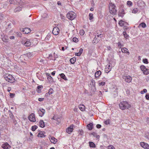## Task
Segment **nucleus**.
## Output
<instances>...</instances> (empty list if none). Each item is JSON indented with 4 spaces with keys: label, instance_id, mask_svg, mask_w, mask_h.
<instances>
[{
    "label": "nucleus",
    "instance_id": "nucleus-55",
    "mask_svg": "<svg viewBox=\"0 0 149 149\" xmlns=\"http://www.w3.org/2000/svg\"><path fill=\"white\" fill-rule=\"evenodd\" d=\"M12 119V120L13 121V123L15 125L17 123V121H16V120H15L14 118H13V119Z\"/></svg>",
    "mask_w": 149,
    "mask_h": 149
},
{
    "label": "nucleus",
    "instance_id": "nucleus-20",
    "mask_svg": "<svg viewBox=\"0 0 149 149\" xmlns=\"http://www.w3.org/2000/svg\"><path fill=\"white\" fill-rule=\"evenodd\" d=\"M87 127L89 130H91L93 128V123H90L87 125Z\"/></svg>",
    "mask_w": 149,
    "mask_h": 149
},
{
    "label": "nucleus",
    "instance_id": "nucleus-3",
    "mask_svg": "<svg viewBox=\"0 0 149 149\" xmlns=\"http://www.w3.org/2000/svg\"><path fill=\"white\" fill-rule=\"evenodd\" d=\"M32 39H29L26 38H23L21 41L22 44L26 46L29 47L31 44Z\"/></svg>",
    "mask_w": 149,
    "mask_h": 149
},
{
    "label": "nucleus",
    "instance_id": "nucleus-27",
    "mask_svg": "<svg viewBox=\"0 0 149 149\" xmlns=\"http://www.w3.org/2000/svg\"><path fill=\"white\" fill-rule=\"evenodd\" d=\"M39 123L41 127H45L44 123L42 120H41Z\"/></svg>",
    "mask_w": 149,
    "mask_h": 149
},
{
    "label": "nucleus",
    "instance_id": "nucleus-49",
    "mask_svg": "<svg viewBox=\"0 0 149 149\" xmlns=\"http://www.w3.org/2000/svg\"><path fill=\"white\" fill-rule=\"evenodd\" d=\"M11 77H13L11 75L8 74V75H5L4 78L6 79V77H7L8 79L11 78Z\"/></svg>",
    "mask_w": 149,
    "mask_h": 149
},
{
    "label": "nucleus",
    "instance_id": "nucleus-54",
    "mask_svg": "<svg viewBox=\"0 0 149 149\" xmlns=\"http://www.w3.org/2000/svg\"><path fill=\"white\" fill-rule=\"evenodd\" d=\"M127 25H124L123 27V29L125 30H127L128 28V27L127 26Z\"/></svg>",
    "mask_w": 149,
    "mask_h": 149
},
{
    "label": "nucleus",
    "instance_id": "nucleus-31",
    "mask_svg": "<svg viewBox=\"0 0 149 149\" xmlns=\"http://www.w3.org/2000/svg\"><path fill=\"white\" fill-rule=\"evenodd\" d=\"M8 113L9 114L10 118L11 119H13V118H14V116L13 113H12L11 111L10 110H8Z\"/></svg>",
    "mask_w": 149,
    "mask_h": 149
},
{
    "label": "nucleus",
    "instance_id": "nucleus-6",
    "mask_svg": "<svg viewBox=\"0 0 149 149\" xmlns=\"http://www.w3.org/2000/svg\"><path fill=\"white\" fill-rule=\"evenodd\" d=\"M123 78L126 82L128 83L130 82L132 80V77L129 75H124Z\"/></svg>",
    "mask_w": 149,
    "mask_h": 149
},
{
    "label": "nucleus",
    "instance_id": "nucleus-33",
    "mask_svg": "<svg viewBox=\"0 0 149 149\" xmlns=\"http://www.w3.org/2000/svg\"><path fill=\"white\" fill-rule=\"evenodd\" d=\"M61 77L65 80H67L65 75L63 73H61L60 74Z\"/></svg>",
    "mask_w": 149,
    "mask_h": 149
},
{
    "label": "nucleus",
    "instance_id": "nucleus-62",
    "mask_svg": "<svg viewBox=\"0 0 149 149\" xmlns=\"http://www.w3.org/2000/svg\"><path fill=\"white\" fill-rule=\"evenodd\" d=\"M118 47H119L121 48L122 47V45L121 44V43L120 42H118Z\"/></svg>",
    "mask_w": 149,
    "mask_h": 149
},
{
    "label": "nucleus",
    "instance_id": "nucleus-23",
    "mask_svg": "<svg viewBox=\"0 0 149 149\" xmlns=\"http://www.w3.org/2000/svg\"><path fill=\"white\" fill-rule=\"evenodd\" d=\"M111 66L110 65H109L107 68H105V71L106 73H108L111 70Z\"/></svg>",
    "mask_w": 149,
    "mask_h": 149
},
{
    "label": "nucleus",
    "instance_id": "nucleus-5",
    "mask_svg": "<svg viewBox=\"0 0 149 149\" xmlns=\"http://www.w3.org/2000/svg\"><path fill=\"white\" fill-rule=\"evenodd\" d=\"M10 2L11 4H18L21 6L23 4V2L21 0H10Z\"/></svg>",
    "mask_w": 149,
    "mask_h": 149
},
{
    "label": "nucleus",
    "instance_id": "nucleus-19",
    "mask_svg": "<svg viewBox=\"0 0 149 149\" xmlns=\"http://www.w3.org/2000/svg\"><path fill=\"white\" fill-rule=\"evenodd\" d=\"M9 146H10V145L8 143H6L2 145L1 147L4 149H8Z\"/></svg>",
    "mask_w": 149,
    "mask_h": 149
},
{
    "label": "nucleus",
    "instance_id": "nucleus-40",
    "mask_svg": "<svg viewBox=\"0 0 149 149\" xmlns=\"http://www.w3.org/2000/svg\"><path fill=\"white\" fill-rule=\"evenodd\" d=\"M51 37V35L50 34H48L46 37L45 40L46 41L49 40V39Z\"/></svg>",
    "mask_w": 149,
    "mask_h": 149
},
{
    "label": "nucleus",
    "instance_id": "nucleus-13",
    "mask_svg": "<svg viewBox=\"0 0 149 149\" xmlns=\"http://www.w3.org/2000/svg\"><path fill=\"white\" fill-rule=\"evenodd\" d=\"M73 125H71L70 127H68L67 129H66V132L68 134H70L73 131Z\"/></svg>",
    "mask_w": 149,
    "mask_h": 149
},
{
    "label": "nucleus",
    "instance_id": "nucleus-16",
    "mask_svg": "<svg viewBox=\"0 0 149 149\" xmlns=\"http://www.w3.org/2000/svg\"><path fill=\"white\" fill-rule=\"evenodd\" d=\"M125 14L124 10L123 9H120L118 15L119 17H122L123 16H124Z\"/></svg>",
    "mask_w": 149,
    "mask_h": 149
},
{
    "label": "nucleus",
    "instance_id": "nucleus-50",
    "mask_svg": "<svg viewBox=\"0 0 149 149\" xmlns=\"http://www.w3.org/2000/svg\"><path fill=\"white\" fill-rule=\"evenodd\" d=\"M73 42H77L78 41V39L77 38H73Z\"/></svg>",
    "mask_w": 149,
    "mask_h": 149
},
{
    "label": "nucleus",
    "instance_id": "nucleus-12",
    "mask_svg": "<svg viewBox=\"0 0 149 149\" xmlns=\"http://www.w3.org/2000/svg\"><path fill=\"white\" fill-rule=\"evenodd\" d=\"M59 31V29L57 27H55L53 29L52 33L54 35H56L58 34Z\"/></svg>",
    "mask_w": 149,
    "mask_h": 149
},
{
    "label": "nucleus",
    "instance_id": "nucleus-4",
    "mask_svg": "<svg viewBox=\"0 0 149 149\" xmlns=\"http://www.w3.org/2000/svg\"><path fill=\"white\" fill-rule=\"evenodd\" d=\"M76 14L73 12H70L67 14V17L69 19L72 20L75 17Z\"/></svg>",
    "mask_w": 149,
    "mask_h": 149
},
{
    "label": "nucleus",
    "instance_id": "nucleus-26",
    "mask_svg": "<svg viewBox=\"0 0 149 149\" xmlns=\"http://www.w3.org/2000/svg\"><path fill=\"white\" fill-rule=\"evenodd\" d=\"M8 36H5L2 38V40L3 42H8Z\"/></svg>",
    "mask_w": 149,
    "mask_h": 149
},
{
    "label": "nucleus",
    "instance_id": "nucleus-22",
    "mask_svg": "<svg viewBox=\"0 0 149 149\" xmlns=\"http://www.w3.org/2000/svg\"><path fill=\"white\" fill-rule=\"evenodd\" d=\"M101 72L100 70L97 71L95 74V78H97L100 76L101 74Z\"/></svg>",
    "mask_w": 149,
    "mask_h": 149
},
{
    "label": "nucleus",
    "instance_id": "nucleus-1",
    "mask_svg": "<svg viewBox=\"0 0 149 149\" xmlns=\"http://www.w3.org/2000/svg\"><path fill=\"white\" fill-rule=\"evenodd\" d=\"M120 108L122 110L128 109L130 105L126 101H122L119 104Z\"/></svg>",
    "mask_w": 149,
    "mask_h": 149
},
{
    "label": "nucleus",
    "instance_id": "nucleus-37",
    "mask_svg": "<svg viewBox=\"0 0 149 149\" xmlns=\"http://www.w3.org/2000/svg\"><path fill=\"white\" fill-rule=\"evenodd\" d=\"M140 68L141 70H142L143 72L146 70V67L143 65H142L140 67Z\"/></svg>",
    "mask_w": 149,
    "mask_h": 149
},
{
    "label": "nucleus",
    "instance_id": "nucleus-56",
    "mask_svg": "<svg viewBox=\"0 0 149 149\" xmlns=\"http://www.w3.org/2000/svg\"><path fill=\"white\" fill-rule=\"evenodd\" d=\"M17 34L18 36H19V37L22 36V34L20 32H18L17 33Z\"/></svg>",
    "mask_w": 149,
    "mask_h": 149
},
{
    "label": "nucleus",
    "instance_id": "nucleus-61",
    "mask_svg": "<svg viewBox=\"0 0 149 149\" xmlns=\"http://www.w3.org/2000/svg\"><path fill=\"white\" fill-rule=\"evenodd\" d=\"M101 127V125L100 124H97L96 125V127L97 128H100Z\"/></svg>",
    "mask_w": 149,
    "mask_h": 149
},
{
    "label": "nucleus",
    "instance_id": "nucleus-58",
    "mask_svg": "<svg viewBox=\"0 0 149 149\" xmlns=\"http://www.w3.org/2000/svg\"><path fill=\"white\" fill-rule=\"evenodd\" d=\"M146 137L149 140V133H146Z\"/></svg>",
    "mask_w": 149,
    "mask_h": 149
},
{
    "label": "nucleus",
    "instance_id": "nucleus-25",
    "mask_svg": "<svg viewBox=\"0 0 149 149\" xmlns=\"http://www.w3.org/2000/svg\"><path fill=\"white\" fill-rule=\"evenodd\" d=\"M141 26L143 28H145L146 27V25L145 23L142 22L140 23L138 26L139 28H140Z\"/></svg>",
    "mask_w": 149,
    "mask_h": 149
},
{
    "label": "nucleus",
    "instance_id": "nucleus-43",
    "mask_svg": "<svg viewBox=\"0 0 149 149\" xmlns=\"http://www.w3.org/2000/svg\"><path fill=\"white\" fill-rule=\"evenodd\" d=\"M138 11V9L137 8H134L133 9L132 11L133 13H137Z\"/></svg>",
    "mask_w": 149,
    "mask_h": 149
},
{
    "label": "nucleus",
    "instance_id": "nucleus-30",
    "mask_svg": "<svg viewBox=\"0 0 149 149\" xmlns=\"http://www.w3.org/2000/svg\"><path fill=\"white\" fill-rule=\"evenodd\" d=\"M79 108L81 111H83L84 110L85 107L84 105L81 104L79 105Z\"/></svg>",
    "mask_w": 149,
    "mask_h": 149
},
{
    "label": "nucleus",
    "instance_id": "nucleus-17",
    "mask_svg": "<svg viewBox=\"0 0 149 149\" xmlns=\"http://www.w3.org/2000/svg\"><path fill=\"white\" fill-rule=\"evenodd\" d=\"M5 79L6 81L10 83H13L15 81V79L14 77H11L9 79L7 77H6Z\"/></svg>",
    "mask_w": 149,
    "mask_h": 149
},
{
    "label": "nucleus",
    "instance_id": "nucleus-41",
    "mask_svg": "<svg viewBox=\"0 0 149 149\" xmlns=\"http://www.w3.org/2000/svg\"><path fill=\"white\" fill-rule=\"evenodd\" d=\"M38 137H45V136L44 135V134L43 133H39L38 135Z\"/></svg>",
    "mask_w": 149,
    "mask_h": 149
},
{
    "label": "nucleus",
    "instance_id": "nucleus-9",
    "mask_svg": "<svg viewBox=\"0 0 149 149\" xmlns=\"http://www.w3.org/2000/svg\"><path fill=\"white\" fill-rule=\"evenodd\" d=\"M28 119L32 122H35L36 121V118L34 114L32 113L28 117Z\"/></svg>",
    "mask_w": 149,
    "mask_h": 149
},
{
    "label": "nucleus",
    "instance_id": "nucleus-7",
    "mask_svg": "<svg viewBox=\"0 0 149 149\" xmlns=\"http://www.w3.org/2000/svg\"><path fill=\"white\" fill-rule=\"evenodd\" d=\"M21 31H22L23 33L24 34H27L30 32L31 30L30 28H25L20 29Z\"/></svg>",
    "mask_w": 149,
    "mask_h": 149
},
{
    "label": "nucleus",
    "instance_id": "nucleus-39",
    "mask_svg": "<svg viewBox=\"0 0 149 149\" xmlns=\"http://www.w3.org/2000/svg\"><path fill=\"white\" fill-rule=\"evenodd\" d=\"M93 14L91 13H90L89 15V19L90 20L92 19H93Z\"/></svg>",
    "mask_w": 149,
    "mask_h": 149
},
{
    "label": "nucleus",
    "instance_id": "nucleus-11",
    "mask_svg": "<svg viewBox=\"0 0 149 149\" xmlns=\"http://www.w3.org/2000/svg\"><path fill=\"white\" fill-rule=\"evenodd\" d=\"M140 145L142 147L144 148L149 149V145L146 143L144 142H141L140 143Z\"/></svg>",
    "mask_w": 149,
    "mask_h": 149
},
{
    "label": "nucleus",
    "instance_id": "nucleus-8",
    "mask_svg": "<svg viewBox=\"0 0 149 149\" xmlns=\"http://www.w3.org/2000/svg\"><path fill=\"white\" fill-rule=\"evenodd\" d=\"M104 32L102 31H97L96 33V36L97 38H102L104 37Z\"/></svg>",
    "mask_w": 149,
    "mask_h": 149
},
{
    "label": "nucleus",
    "instance_id": "nucleus-59",
    "mask_svg": "<svg viewBox=\"0 0 149 149\" xmlns=\"http://www.w3.org/2000/svg\"><path fill=\"white\" fill-rule=\"evenodd\" d=\"M44 100V98H38V101L40 102Z\"/></svg>",
    "mask_w": 149,
    "mask_h": 149
},
{
    "label": "nucleus",
    "instance_id": "nucleus-24",
    "mask_svg": "<svg viewBox=\"0 0 149 149\" xmlns=\"http://www.w3.org/2000/svg\"><path fill=\"white\" fill-rule=\"evenodd\" d=\"M76 60V58L74 57L70 59V61L71 64H74V63Z\"/></svg>",
    "mask_w": 149,
    "mask_h": 149
},
{
    "label": "nucleus",
    "instance_id": "nucleus-48",
    "mask_svg": "<svg viewBox=\"0 0 149 149\" xmlns=\"http://www.w3.org/2000/svg\"><path fill=\"white\" fill-rule=\"evenodd\" d=\"M147 92V90L146 89H144L143 91L141 92V94H143V93H146Z\"/></svg>",
    "mask_w": 149,
    "mask_h": 149
},
{
    "label": "nucleus",
    "instance_id": "nucleus-57",
    "mask_svg": "<svg viewBox=\"0 0 149 149\" xmlns=\"http://www.w3.org/2000/svg\"><path fill=\"white\" fill-rule=\"evenodd\" d=\"M83 51V49L82 48H80L79 50V52L80 54L81 55V54L82 53Z\"/></svg>",
    "mask_w": 149,
    "mask_h": 149
},
{
    "label": "nucleus",
    "instance_id": "nucleus-51",
    "mask_svg": "<svg viewBox=\"0 0 149 149\" xmlns=\"http://www.w3.org/2000/svg\"><path fill=\"white\" fill-rule=\"evenodd\" d=\"M15 95L14 93H10V96L11 98H13Z\"/></svg>",
    "mask_w": 149,
    "mask_h": 149
},
{
    "label": "nucleus",
    "instance_id": "nucleus-47",
    "mask_svg": "<svg viewBox=\"0 0 149 149\" xmlns=\"http://www.w3.org/2000/svg\"><path fill=\"white\" fill-rule=\"evenodd\" d=\"M50 95L52 94L53 93V90L52 88H50L49 90V91L48 92Z\"/></svg>",
    "mask_w": 149,
    "mask_h": 149
},
{
    "label": "nucleus",
    "instance_id": "nucleus-44",
    "mask_svg": "<svg viewBox=\"0 0 149 149\" xmlns=\"http://www.w3.org/2000/svg\"><path fill=\"white\" fill-rule=\"evenodd\" d=\"M104 123L106 125L109 124L110 123V121L109 119L107 120H106L104 122Z\"/></svg>",
    "mask_w": 149,
    "mask_h": 149
},
{
    "label": "nucleus",
    "instance_id": "nucleus-53",
    "mask_svg": "<svg viewBox=\"0 0 149 149\" xmlns=\"http://www.w3.org/2000/svg\"><path fill=\"white\" fill-rule=\"evenodd\" d=\"M105 82H104L102 81V82H101L100 83H99V85L100 86V85L103 86V85H105Z\"/></svg>",
    "mask_w": 149,
    "mask_h": 149
},
{
    "label": "nucleus",
    "instance_id": "nucleus-45",
    "mask_svg": "<svg viewBox=\"0 0 149 149\" xmlns=\"http://www.w3.org/2000/svg\"><path fill=\"white\" fill-rule=\"evenodd\" d=\"M84 33V31L83 30H81L79 32V34L81 36H83Z\"/></svg>",
    "mask_w": 149,
    "mask_h": 149
},
{
    "label": "nucleus",
    "instance_id": "nucleus-63",
    "mask_svg": "<svg viewBox=\"0 0 149 149\" xmlns=\"http://www.w3.org/2000/svg\"><path fill=\"white\" fill-rule=\"evenodd\" d=\"M75 55L76 56H80L81 55L79 52H78L75 53Z\"/></svg>",
    "mask_w": 149,
    "mask_h": 149
},
{
    "label": "nucleus",
    "instance_id": "nucleus-32",
    "mask_svg": "<svg viewBox=\"0 0 149 149\" xmlns=\"http://www.w3.org/2000/svg\"><path fill=\"white\" fill-rule=\"evenodd\" d=\"M89 146L91 147L95 148V144L93 142H89Z\"/></svg>",
    "mask_w": 149,
    "mask_h": 149
},
{
    "label": "nucleus",
    "instance_id": "nucleus-35",
    "mask_svg": "<svg viewBox=\"0 0 149 149\" xmlns=\"http://www.w3.org/2000/svg\"><path fill=\"white\" fill-rule=\"evenodd\" d=\"M143 72L144 74L146 75L148 74L149 73L148 69L146 68V70H145L144 71H143Z\"/></svg>",
    "mask_w": 149,
    "mask_h": 149
},
{
    "label": "nucleus",
    "instance_id": "nucleus-28",
    "mask_svg": "<svg viewBox=\"0 0 149 149\" xmlns=\"http://www.w3.org/2000/svg\"><path fill=\"white\" fill-rule=\"evenodd\" d=\"M123 35L125 38L126 39H127L129 37V36L127 34L126 31H125L123 32Z\"/></svg>",
    "mask_w": 149,
    "mask_h": 149
},
{
    "label": "nucleus",
    "instance_id": "nucleus-29",
    "mask_svg": "<svg viewBox=\"0 0 149 149\" xmlns=\"http://www.w3.org/2000/svg\"><path fill=\"white\" fill-rule=\"evenodd\" d=\"M22 10V8L20 7H18L15 8L14 10V11L15 12H19L20 11H21Z\"/></svg>",
    "mask_w": 149,
    "mask_h": 149
},
{
    "label": "nucleus",
    "instance_id": "nucleus-34",
    "mask_svg": "<svg viewBox=\"0 0 149 149\" xmlns=\"http://www.w3.org/2000/svg\"><path fill=\"white\" fill-rule=\"evenodd\" d=\"M42 88L43 87L42 86L40 85L38 86L37 87V88L38 89L37 91L38 92V93H40L41 91L40 90V89H42Z\"/></svg>",
    "mask_w": 149,
    "mask_h": 149
},
{
    "label": "nucleus",
    "instance_id": "nucleus-36",
    "mask_svg": "<svg viewBox=\"0 0 149 149\" xmlns=\"http://www.w3.org/2000/svg\"><path fill=\"white\" fill-rule=\"evenodd\" d=\"M47 79L50 83L52 82L53 81V78L52 77L50 76L49 77H47Z\"/></svg>",
    "mask_w": 149,
    "mask_h": 149
},
{
    "label": "nucleus",
    "instance_id": "nucleus-21",
    "mask_svg": "<svg viewBox=\"0 0 149 149\" xmlns=\"http://www.w3.org/2000/svg\"><path fill=\"white\" fill-rule=\"evenodd\" d=\"M121 51L123 53H126L128 55L130 54V52L128 51V49L125 47L122 48L121 49Z\"/></svg>",
    "mask_w": 149,
    "mask_h": 149
},
{
    "label": "nucleus",
    "instance_id": "nucleus-18",
    "mask_svg": "<svg viewBox=\"0 0 149 149\" xmlns=\"http://www.w3.org/2000/svg\"><path fill=\"white\" fill-rule=\"evenodd\" d=\"M96 35H95V37L93 40V43L94 44H96L100 41V40L96 38Z\"/></svg>",
    "mask_w": 149,
    "mask_h": 149
},
{
    "label": "nucleus",
    "instance_id": "nucleus-10",
    "mask_svg": "<svg viewBox=\"0 0 149 149\" xmlns=\"http://www.w3.org/2000/svg\"><path fill=\"white\" fill-rule=\"evenodd\" d=\"M39 116L41 117L42 116L45 112V110L42 108H40L38 111Z\"/></svg>",
    "mask_w": 149,
    "mask_h": 149
},
{
    "label": "nucleus",
    "instance_id": "nucleus-14",
    "mask_svg": "<svg viewBox=\"0 0 149 149\" xmlns=\"http://www.w3.org/2000/svg\"><path fill=\"white\" fill-rule=\"evenodd\" d=\"M49 139L50 141L54 144L56 143L57 141V140L54 137L50 136L49 137Z\"/></svg>",
    "mask_w": 149,
    "mask_h": 149
},
{
    "label": "nucleus",
    "instance_id": "nucleus-38",
    "mask_svg": "<svg viewBox=\"0 0 149 149\" xmlns=\"http://www.w3.org/2000/svg\"><path fill=\"white\" fill-rule=\"evenodd\" d=\"M38 126L36 125L32 126L31 127L32 131H35L38 128Z\"/></svg>",
    "mask_w": 149,
    "mask_h": 149
},
{
    "label": "nucleus",
    "instance_id": "nucleus-64",
    "mask_svg": "<svg viewBox=\"0 0 149 149\" xmlns=\"http://www.w3.org/2000/svg\"><path fill=\"white\" fill-rule=\"evenodd\" d=\"M11 87H8L7 88V91L8 92H10V91L11 90Z\"/></svg>",
    "mask_w": 149,
    "mask_h": 149
},
{
    "label": "nucleus",
    "instance_id": "nucleus-52",
    "mask_svg": "<svg viewBox=\"0 0 149 149\" xmlns=\"http://www.w3.org/2000/svg\"><path fill=\"white\" fill-rule=\"evenodd\" d=\"M146 99L147 100H149V94L147 93L145 96Z\"/></svg>",
    "mask_w": 149,
    "mask_h": 149
},
{
    "label": "nucleus",
    "instance_id": "nucleus-60",
    "mask_svg": "<svg viewBox=\"0 0 149 149\" xmlns=\"http://www.w3.org/2000/svg\"><path fill=\"white\" fill-rule=\"evenodd\" d=\"M108 149H115L114 147L113 146H108Z\"/></svg>",
    "mask_w": 149,
    "mask_h": 149
},
{
    "label": "nucleus",
    "instance_id": "nucleus-46",
    "mask_svg": "<svg viewBox=\"0 0 149 149\" xmlns=\"http://www.w3.org/2000/svg\"><path fill=\"white\" fill-rule=\"evenodd\" d=\"M143 63L146 64H148V60L146 58L144 59L143 60Z\"/></svg>",
    "mask_w": 149,
    "mask_h": 149
},
{
    "label": "nucleus",
    "instance_id": "nucleus-42",
    "mask_svg": "<svg viewBox=\"0 0 149 149\" xmlns=\"http://www.w3.org/2000/svg\"><path fill=\"white\" fill-rule=\"evenodd\" d=\"M127 4L129 7L131 6L132 5V2L130 1H128L127 2Z\"/></svg>",
    "mask_w": 149,
    "mask_h": 149
},
{
    "label": "nucleus",
    "instance_id": "nucleus-15",
    "mask_svg": "<svg viewBox=\"0 0 149 149\" xmlns=\"http://www.w3.org/2000/svg\"><path fill=\"white\" fill-rule=\"evenodd\" d=\"M118 24L119 25L121 26H124V25H128V24L127 23L125 22V21L121 20L119 21L118 22Z\"/></svg>",
    "mask_w": 149,
    "mask_h": 149
},
{
    "label": "nucleus",
    "instance_id": "nucleus-2",
    "mask_svg": "<svg viewBox=\"0 0 149 149\" xmlns=\"http://www.w3.org/2000/svg\"><path fill=\"white\" fill-rule=\"evenodd\" d=\"M109 9L111 14L113 15L116 14L117 11L116 8V6L114 4L112 3H109Z\"/></svg>",
    "mask_w": 149,
    "mask_h": 149
}]
</instances>
